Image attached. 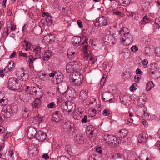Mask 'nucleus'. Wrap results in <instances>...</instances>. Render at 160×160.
I'll return each mask as SVG.
<instances>
[{"instance_id": "nucleus-1", "label": "nucleus", "mask_w": 160, "mask_h": 160, "mask_svg": "<svg viewBox=\"0 0 160 160\" xmlns=\"http://www.w3.org/2000/svg\"><path fill=\"white\" fill-rule=\"evenodd\" d=\"M119 34L121 35L122 42H126V45H129L133 41V38L129 32V30L127 28L123 27L119 31Z\"/></svg>"}, {"instance_id": "nucleus-2", "label": "nucleus", "mask_w": 160, "mask_h": 160, "mask_svg": "<svg viewBox=\"0 0 160 160\" xmlns=\"http://www.w3.org/2000/svg\"><path fill=\"white\" fill-rule=\"evenodd\" d=\"M18 107L15 105H10L2 109V112L7 118H10L13 114L16 113L18 111Z\"/></svg>"}, {"instance_id": "nucleus-3", "label": "nucleus", "mask_w": 160, "mask_h": 160, "mask_svg": "<svg viewBox=\"0 0 160 160\" xmlns=\"http://www.w3.org/2000/svg\"><path fill=\"white\" fill-rule=\"evenodd\" d=\"M103 140L105 143L112 147H115L118 145L120 143L119 140L116 137L111 135H105L103 137Z\"/></svg>"}, {"instance_id": "nucleus-4", "label": "nucleus", "mask_w": 160, "mask_h": 160, "mask_svg": "<svg viewBox=\"0 0 160 160\" xmlns=\"http://www.w3.org/2000/svg\"><path fill=\"white\" fill-rule=\"evenodd\" d=\"M18 80L15 78H11L9 79L8 83V88L12 91L18 90L21 87L18 82Z\"/></svg>"}, {"instance_id": "nucleus-5", "label": "nucleus", "mask_w": 160, "mask_h": 160, "mask_svg": "<svg viewBox=\"0 0 160 160\" xmlns=\"http://www.w3.org/2000/svg\"><path fill=\"white\" fill-rule=\"evenodd\" d=\"M110 19L107 17L104 16L100 18L94 23L95 26L100 27L109 25L110 23Z\"/></svg>"}, {"instance_id": "nucleus-6", "label": "nucleus", "mask_w": 160, "mask_h": 160, "mask_svg": "<svg viewBox=\"0 0 160 160\" xmlns=\"http://www.w3.org/2000/svg\"><path fill=\"white\" fill-rule=\"evenodd\" d=\"M16 75L21 81H25L29 77V75L26 72V71L23 69H18L16 72Z\"/></svg>"}, {"instance_id": "nucleus-7", "label": "nucleus", "mask_w": 160, "mask_h": 160, "mask_svg": "<svg viewBox=\"0 0 160 160\" xmlns=\"http://www.w3.org/2000/svg\"><path fill=\"white\" fill-rule=\"evenodd\" d=\"M147 111V108H145L144 105H141L138 106L136 111L137 116L142 118L146 117Z\"/></svg>"}, {"instance_id": "nucleus-8", "label": "nucleus", "mask_w": 160, "mask_h": 160, "mask_svg": "<svg viewBox=\"0 0 160 160\" xmlns=\"http://www.w3.org/2000/svg\"><path fill=\"white\" fill-rule=\"evenodd\" d=\"M128 133L127 130L125 129H122L119 132V138H121L119 139L120 143H125L126 141L125 140V138Z\"/></svg>"}, {"instance_id": "nucleus-9", "label": "nucleus", "mask_w": 160, "mask_h": 160, "mask_svg": "<svg viewBox=\"0 0 160 160\" xmlns=\"http://www.w3.org/2000/svg\"><path fill=\"white\" fill-rule=\"evenodd\" d=\"M46 137V134L41 131H38L35 136L36 139L41 142H43L45 140Z\"/></svg>"}, {"instance_id": "nucleus-10", "label": "nucleus", "mask_w": 160, "mask_h": 160, "mask_svg": "<svg viewBox=\"0 0 160 160\" xmlns=\"http://www.w3.org/2000/svg\"><path fill=\"white\" fill-rule=\"evenodd\" d=\"M36 132L37 131L35 128L32 126L29 127L27 132L28 138L29 139H32L34 137H35Z\"/></svg>"}, {"instance_id": "nucleus-11", "label": "nucleus", "mask_w": 160, "mask_h": 160, "mask_svg": "<svg viewBox=\"0 0 160 160\" xmlns=\"http://www.w3.org/2000/svg\"><path fill=\"white\" fill-rule=\"evenodd\" d=\"M63 76L62 73L58 71H57V74L55 77V80H53V83L54 84H57L61 82L63 80Z\"/></svg>"}, {"instance_id": "nucleus-12", "label": "nucleus", "mask_w": 160, "mask_h": 160, "mask_svg": "<svg viewBox=\"0 0 160 160\" xmlns=\"http://www.w3.org/2000/svg\"><path fill=\"white\" fill-rule=\"evenodd\" d=\"M34 54L36 58H40L42 57V53L41 52V48L39 46H35L32 47Z\"/></svg>"}, {"instance_id": "nucleus-13", "label": "nucleus", "mask_w": 160, "mask_h": 160, "mask_svg": "<svg viewBox=\"0 0 160 160\" xmlns=\"http://www.w3.org/2000/svg\"><path fill=\"white\" fill-rule=\"evenodd\" d=\"M78 51L75 49H69L67 52V56L68 58L70 59L74 58L77 55Z\"/></svg>"}, {"instance_id": "nucleus-14", "label": "nucleus", "mask_w": 160, "mask_h": 160, "mask_svg": "<svg viewBox=\"0 0 160 160\" xmlns=\"http://www.w3.org/2000/svg\"><path fill=\"white\" fill-rule=\"evenodd\" d=\"M148 137V135L145 132L140 134L138 136V141L139 143L144 144L146 142Z\"/></svg>"}, {"instance_id": "nucleus-15", "label": "nucleus", "mask_w": 160, "mask_h": 160, "mask_svg": "<svg viewBox=\"0 0 160 160\" xmlns=\"http://www.w3.org/2000/svg\"><path fill=\"white\" fill-rule=\"evenodd\" d=\"M81 76H83L78 71L74 72L70 75L69 79L70 82H71L77 78H79Z\"/></svg>"}, {"instance_id": "nucleus-16", "label": "nucleus", "mask_w": 160, "mask_h": 160, "mask_svg": "<svg viewBox=\"0 0 160 160\" xmlns=\"http://www.w3.org/2000/svg\"><path fill=\"white\" fill-rule=\"evenodd\" d=\"M102 96L103 101L105 102L109 101L110 103L111 102V101L113 97L112 93L106 92L103 93Z\"/></svg>"}, {"instance_id": "nucleus-17", "label": "nucleus", "mask_w": 160, "mask_h": 160, "mask_svg": "<svg viewBox=\"0 0 160 160\" xmlns=\"http://www.w3.org/2000/svg\"><path fill=\"white\" fill-rule=\"evenodd\" d=\"M63 127L64 129H68L72 131H74V125L71 121L66 122L63 124Z\"/></svg>"}, {"instance_id": "nucleus-18", "label": "nucleus", "mask_w": 160, "mask_h": 160, "mask_svg": "<svg viewBox=\"0 0 160 160\" xmlns=\"http://www.w3.org/2000/svg\"><path fill=\"white\" fill-rule=\"evenodd\" d=\"M157 64L155 63H152L150 65L149 72L150 73L152 74H155L156 72L157 69L159 68Z\"/></svg>"}, {"instance_id": "nucleus-19", "label": "nucleus", "mask_w": 160, "mask_h": 160, "mask_svg": "<svg viewBox=\"0 0 160 160\" xmlns=\"http://www.w3.org/2000/svg\"><path fill=\"white\" fill-rule=\"evenodd\" d=\"M52 120L56 122H58L61 120V116L60 112L58 111L54 112L52 114Z\"/></svg>"}, {"instance_id": "nucleus-20", "label": "nucleus", "mask_w": 160, "mask_h": 160, "mask_svg": "<svg viewBox=\"0 0 160 160\" xmlns=\"http://www.w3.org/2000/svg\"><path fill=\"white\" fill-rule=\"evenodd\" d=\"M73 62V68L75 71H80L82 68V65L80 62L79 61H74Z\"/></svg>"}, {"instance_id": "nucleus-21", "label": "nucleus", "mask_w": 160, "mask_h": 160, "mask_svg": "<svg viewBox=\"0 0 160 160\" xmlns=\"http://www.w3.org/2000/svg\"><path fill=\"white\" fill-rule=\"evenodd\" d=\"M70 82L74 86L80 85L83 82V76H81L79 78H77Z\"/></svg>"}, {"instance_id": "nucleus-22", "label": "nucleus", "mask_w": 160, "mask_h": 160, "mask_svg": "<svg viewBox=\"0 0 160 160\" xmlns=\"http://www.w3.org/2000/svg\"><path fill=\"white\" fill-rule=\"evenodd\" d=\"M73 65V62H70L67 64L66 66V70L67 72L72 73L74 72Z\"/></svg>"}, {"instance_id": "nucleus-23", "label": "nucleus", "mask_w": 160, "mask_h": 160, "mask_svg": "<svg viewBox=\"0 0 160 160\" xmlns=\"http://www.w3.org/2000/svg\"><path fill=\"white\" fill-rule=\"evenodd\" d=\"M41 104V101L39 98H36L33 103H32V108H38L40 107Z\"/></svg>"}, {"instance_id": "nucleus-24", "label": "nucleus", "mask_w": 160, "mask_h": 160, "mask_svg": "<svg viewBox=\"0 0 160 160\" xmlns=\"http://www.w3.org/2000/svg\"><path fill=\"white\" fill-rule=\"evenodd\" d=\"M33 122L35 124H40L41 122H42V118L41 117L36 115L33 117Z\"/></svg>"}, {"instance_id": "nucleus-25", "label": "nucleus", "mask_w": 160, "mask_h": 160, "mask_svg": "<svg viewBox=\"0 0 160 160\" xmlns=\"http://www.w3.org/2000/svg\"><path fill=\"white\" fill-rule=\"evenodd\" d=\"M88 92L86 90H82L80 93L79 98L82 100H86L87 98Z\"/></svg>"}, {"instance_id": "nucleus-26", "label": "nucleus", "mask_w": 160, "mask_h": 160, "mask_svg": "<svg viewBox=\"0 0 160 160\" xmlns=\"http://www.w3.org/2000/svg\"><path fill=\"white\" fill-rule=\"evenodd\" d=\"M75 142L78 144H82L83 143L82 135L81 134H77L75 138Z\"/></svg>"}, {"instance_id": "nucleus-27", "label": "nucleus", "mask_w": 160, "mask_h": 160, "mask_svg": "<svg viewBox=\"0 0 160 160\" xmlns=\"http://www.w3.org/2000/svg\"><path fill=\"white\" fill-rule=\"evenodd\" d=\"M81 41V38L80 37L76 36L73 38V41L72 42V44L76 46L79 45Z\"/></svg>"}, {"instance_id": "nucleus-28", "label": "nucleus", "mask_w": 160, "mask_h": 160, "mask_svg": "<svg viewBox=\"0 0 160 160\" xmlns=\"http://www.w3.org/2000/svg\"><path fill=\"white\" fill-rule=\"evenodd\" d=\"M142 8L144 11H149L151 8L150 3L148 2H143L142 5Z\"/></svg>"}, {"instance_id": "nucleus-29", "label": "nucleus", "mask_w": 160, "mask_h": 160, "mask_svg": "<svg viewBox=\"0 0 160 160\" xmlns=\"http://www.w3.org/2000/svg\"><path fill=\"white\" fill-rule=\"evenodd\" d=\"M43 92H42V89L40 88L37 87V90L35 93V95L36 98H41L43 96Z\"/></svg>"}, {"instance_id": "nucleus-30", "label": "nucleus", "mask_w": 160, "mask_h": 160, "mask_svg": "<svg viewBox=\"0 0 160 160\" xmlns=\"http://www.w3.org/2000/svg\"><path fill=\"white\" fill-rule=\"evenodd\" d=\"M113 36L111 35L108 34L106 35L103 38V41L105 42H107L108 44H110L112 40Z\"/></svg>"}, {"instance_id": "nucleus-31", "label": "nucleus", "mask_w": 160, "mask_h": 160, "mask_svg": "<svg viewBox=\"0 0 160 160\" xmlns=\"http://www.w3.org/2000/svg\"><path fill=\"white\" fill-rule=\"evenodd\" d=\"M52 52L51 51L48 50L44 52L43 55L44 60H48L50 58V57L52 55Z\"/></svg>"}, {"instance_id": "nucleus-32", "label": "nucleus", "mask_w": 160, "mask_h": 160, "mask_svg": "<svg viewBox=\"0 0 160 160\" xmlns=\"http://www.w3.org/2000/svg\"><path fill=\"white\" fill-rule=\"evenodd\" d=\"M38 59V58H36V57L35 58H34L33 56L32 55H30L29 56L28 58V63L29 64V66L30 68H32L33 67V63L34 61L36 59Z\"/></svg>"}, {"instance_id": "nucleus-33", "label": "nucleus", "mask_w": 160, "mask_h": 160, "mask_svg": "<svg viewBox=\"0 0 160 160\" xmlns=\"http://www.w3.org/2000/svg\"><path fill=\"white\" fill-rule=\"evenodd\" d=\"M8 103V99L6 97H3L2 98L0 99V105L2 106H6Z\"/></svg>"}, {"instance_id": "nucleus-34", "label": "nucleus", "mask_w": 160, "mask_h": 160, "mask_svg": "<svg viewBox=\"0 0 160 160\" xmlns=\"http://www.w3.org/2000/svg\"><path fill=\"white\" fill-rule=\"evenodd\" d=\"M155 24L154 25V28H160V17H158L155 20Z\"/></svg>"}, {"instance_id": "nucleus-35", "label": "nucleus", "mask_w": 160, "mask_h": 160, "mask_svg": "<svg viewBox=\"0 0 160 160\" xmlns=\"http://www.w3.org/2000/svg\"><path fill=\"white\" fill-rule=\"evenodd\" d=\"M154 85L152 81H150L147 84L146 87V90L147 91H150L152 88L154 87Z\"/></svg>"}, {"instance_id": "nucleus-36", "label": "nucleus", "mask_w": 160, "mask_h": 160, "mask_svg": "<svg viewBox=\"0 0 160 160\" xmlns=\"http://www.w3.org/2000/svg\"><path fill=\"white\" fill-rule=\"evenodd\" d=\"M120 3L122 6H127L130 4V0H119Z\"/></svg>"}, {"instance_id": "nucleus-37", "label": "nucleus", "mask_w": 160, "mask_h": 160, "mask_svg": "<svg viewBox=\"0 0 160 160\" xmlns=\"http://www.w3.org/2000/svg\"><path fill=\"white\" fill-rule=\"evenodd\" d=\"M131 100V98L128 95H125L122 97V101L123 103L126 104L128 103V102Z\"/></svg>"}, {"instance_id": "nucleus-38", "label": "nucleus", "mask_w": 160, "mask_h": 160, "mask_svg": "<svg viewBox=\"0 0 160 160\" xmlns=\"http://www.w3.org/2000/svg\"><path fill=\"white\" fill-rule=\"evenodd\" d=\"M10 32H9V30L8 28L5 27L4 28L2 37L3 38L7 37L8 36Z\"/></svg>"}, {"instance_id": "nucleus-39", "label": "nucleus", "mask_w": 160, "mask_h": 160, "mask_svg": "<svg viewBox=\"0 0 160 160\" xmlns=\"http://www.w3.org/2000/svg\"><path fill=\"white\" fill-rule=\"evenodd\" d=\"M68 103L64 102L62 104L61 109L63 111L68 112Z\"/></svg>"}, {"instance_id": "nucleus-40", "label": "nucleus", "mask_w": 160, "mask_h": 160, "mask_svg": "<svg viewBox=\"0 0 160 160\" xmlns=\"http://www.w3.org/2000/svg\"><path fill=\"white\" fill-rule=\"evenodd\" d=\"M31 94H32L31 93H29L25 94V96H24L25 102H27L31 99L32 97V95Z\"/></svg>"}, {"instance_id": "nucleus-41", "label": "nucleus", "mask_w": 160, "mask_h": 160, "mask_svg": "<svg viewBox=\"0 0 160 160\" xmlns=\"http://www.w3.org/2000/svg\"><path fill=\"white\" fill-rule=\"evenodd\" d=\"M89 60L91 62L92 65L94 64L97 61L96 57L93 55H92L90 57Z\"/></svg>"}, {"instance_id": "nucleus-42", "label": "nucleus", "mask_w": 160, "mask_h": 160, "mask_svg": "<svg viewBox=\"0 0 160 160\" xmlns=\"http://www.w3.org/2000/svg\"><path fill=\"white\" fill-rule=\"evenodd\" d=\"M88 112L91 117H94L96 113V111L94 109L91 108L88 111Z\"/></svg>"}, {"instance_id": "nucleus-43", "label": "nucleus", "mask_w": 160, "mask_h": 160, "mask_svg": "<svg viewBox=\"0 0 160 160\" xmlns=\"http://www.w3.org/2000/svg\"><path fill=\"white\" fill-rule=\"evenodd\" d=\"M22 114L24 117H26L28 116L29 110L28 108H25L24 110H22Z\"/></svg>"}, {"instance_id": "nucleus-44", "label": "nucleus", "mask_w": 160, "mask_h": 160, "mask_svg": "<svg viewBox=\"0 0 160 160\" xmlns=\"http://www.w3.org/2000/svg\"><path fill=\"white\" fill-rule=\"evenodd\" d=\"M73 115L74 119L75 120H78L81 117L79 113L76 112H74Z\"/></svg>"}, {"instance_id": "nucleus-45", "label": "nucleus", "mask_w": 160, "mask_h": 160, "mask_svg": "<svg viewBox=\"0 0 160 160\" xmlns=\"http://www.w3.org/2000/svg\"><path fill=\"white\" fill-rule=\"evenodd\" d=\"M130 54V52L128 50H126L123 52V56L125 58H128L129 57Z\"/></svg>"}, {"instance_id": "nucleus-46", "label": "nucleus", "mask_w": 160, "mask_h": 160, "mask_svg": "<svg viewBox=\"0 0 160 160\" xmlns=\"http://www.w3.org/2000/svg\"><path fill=\"white\" fill-rule=\"evenodd\" d=\"M37 87L34 86L31 87V89L29 90L30 92L31 93V91H32V93L31 94V95H34L35 93L37 90Z\"/></svg>"}, {"instance_id": "nucleus-47", "label": "nucleus", "mask_w": 160, "mask_h": 160, "mask_svg": "<svg viewBox=\"0 0 160 160\" xmlns=\"http://www.w3.org/2000/svg\"><path fill=\"white\" fill-rule=\"evenodd\" d=\"M14 64V62L13 61H11L9 62L7 66L6 67V68H8V69L10 70V69H11L13 68V67Z\"/></svg>"}, {"instance_id": "nucleus-48", "label": "nucleus", "mask_w": 160, "mask_h": 160, "mask_svg": "<svg viewBox=\"0 0 160 160\" xmlns=\"http://www.w3.org/2000/svg\"><path fill=\"white\" fill-rule=\"evenodd\" d=\"M133 121V119L132 118L128 119L125 120V122L129 126H131Z\"/></svg>"}, {"instance_id": "nucleus-49", "label": "nucleus", "mask_w": 160, "mask_h": 160, "mask_svg": "<svg viewBox=\"0 0 160 160\" xmlns=\"http://www.w3.org/2000/svg\"><path fill=\"white\" fill-rule=\"evenodd\" d=\"M73 106L71 102H70L69 104H68V112H71L73 110Z\"/></svg>"}, {"instance_id": "nucleus-50", "label": "nucleus", "mask_w": 160, "mask_h": 160, "mask_svg": "<svg viewBox=\"0 0 160 160\" xmlns=\"http://www.w3.org/2000/svg\"><path fill=\"white\" fill-rule=\"evenodd\" d=\"M141 78V75H135L134 77V81L136 83H138L139 82V80Z\"/></svg>"}, {"instance_id": "nucleus-51", "label": "nucleus", "mask_w": 160, "mask_h": 160, "mask_svg": "<svg viewBox=\"0 0 160 160\" xmlns=\"http://www.w3.org/2000/svg\"><path fill=\"white\" fill-rule=\"evenodd\" d=\"M24 42L25 44V46L26 47V48L25 49L26 50H27L29 49L30 48L31 46V44L28 41L26 40L24 41Z\"/></svg>"}, {"instance_id": "nucleus-52", "label": "nucleus", "mask_w": 160, "mask_h": 160, "mask_svg": "<svg viewBox=\"0 0 160 160\" xmlns=\"http://www.w3.org/2000/svg\"><path fill=\"white\" fill-rule=\"evenodd\" d=\"M57 74V71H53L51 73H50L48 76L50 77H56Z\"/></svg>"}, {"instance_id": "nucleus-53", "label": "nucleus", "mask_w": 160, "mask_h": 160, "mask_svg": "<svg viewBox=\"0 0 160 160\" xmlns=\"http://www.w3.org/2000/svg\"><path fill=\"white\" fill-rule=\"evenodd\" d=\"M106 77V75L104 74L100 82V84L101 86H102L104 84V83L105 82Z\"/></svg>"}, {"instance_id": "nucleus-54", "label": "nucleus", "mask_w": 160, "mask_h": 160, "mask_svg": "<svg viewBox=\"0 0 160 160\" xmlns=\"http://www.w3.org/2000/svg\"><path fill=\"white\" fill-rule=\"evenodd\" d=\"M43 40H44L46 42L51 43V41H50L49 36L48 35L45 36L43 37Z\"/></svg>"}, {"instance_id": "nucleus-55", "label": "nucleus", "mask_w": 160, "mask_h": 160, "mask_svg": "<svg viewBox=\"0 0 160 160\" xmlns=\"http://www.w3.org/2000/svg\"><path fill=\"white\" fill-rule=\"evenodd\" d=\"M120 153H116L113 154L112 156V160H117Z\"/></svg>"}, {"instance_id": "nucleus-56", "label": "nucleus", "mask_w": 160, "mask_h": 160, "mask_svg": "<svg viewBox=\"0 0 160 160\" xmlns=\"http://www.w3.org/2000/svg\"><path fill=\"white\" fill-rule=\"evenodd\" d=\"M144 53L147 56L149 55L150 53V49L149 48L146 47L144 50Z\"/></svg>"}, {"instance_id": "nucleus-57", "label": "nucleus", "mask_w": 160, "mask_h": 160, "mask_svg": "<svg viewBox=\"0 0 160 160\" xmlns=\"http://www.w3.org/2000/svg\"><path fill=\"white\" fill-rule=\"evenodd\" d=\"M143 21L146 23H148L151 21L150 19L148 18L147 16H146L143 17Z\"/></svg>"}, {"instance_id": "nucleus-58", "label": "nucleus", "mask_w": 160, "mask_h": 160, "mask_svg": "<svg viewBox=\"0 0 160 160\" xmlns=\"http://www.w3.org/2000/svg\"><path fill=\"white\" fill-rule=\"evenodd\" d=\"M142 64L143 67L144 68H146L147 67L148 64V61L147 60L144 59L142 61Z\"/></svg>"}, {"instance_id": "nucleus-59", "label": "nucleus", "mask_w": 160, "mask_h": 160, "mask_svg": "<svg viewBox=\"0 0 160 160\" xmlns=\"http://www.w3.org/2000/svg\"><path fill=\"white\" fill-rule=\"evenodd\" d=\"M92 129H93V127L91 125L88 126L87 127V130L86 131V133L89 134L90 132Z\"/></svg>"}, {"instance_id": "nucleus-60", "label": "nucleus", "mask_w": 160, "mask_h": 160, "mask_svg": "<svg viewBox=\"0 0 160 160\" xmlns=\"http://www.w3.org/2000/svg\"><path fill=\"white\" fill-rule=\"evenodd\" d=\"M131 51L133 52H136L138 50V47L136 45L132 46L131 48Z\"/></svg>"}, {"instance_id": "nucleus-61", "label": "nucleus", "mask_w": 160, "mask_h": 160, "mask_svg": "<svg viewBox=\"0 0 160 160\" xmlns=\"http://www.w3.org/2000/svg\"><path fill=\"white\" fill-rule=\"evenodd\" d=\"M97 132V131L96 129L93 127V129H92L90 132L89 134L91 135H95Z\"/></svg>"}, {"instance_id": "nucleus-62", "label": "nucleus", "mask_w": 160, "mask_h": 160, "mask_svg": "<svg viewBox=\"0 0 160 160\" xmlns=\"http://www.w3.org/2000/svg\"><path fill=\"white\" fill-rule=\"evenodd\" d=\"M112 13L114 15L119 16H121L122 15V13H121L120 12L118 11L117 10H114L112 12Z\"/></svg>"}, {"instance_id": "nucleus-63", "label": "nucleus", "mask_w": 160, "mask_h": 160, "mask_svg": "<svg viewBox=\"0 0 160 160\" xmlns=\"http://www.w3.org/2000/svg\"><path fill=\"white\" fill-rule=\"evenodd\" d=\"M58 160H69V158L65 156H60Z\"/></svg>"}, {"instance_id": "nucleus-64", "label": "nucleus", "mask_w": 160, "mask_h": 160, "mask_svg": "<svg viewBox=\"0 0 160 160\" xmlns=\"http://www.w3.org/2000/svg\"><path fill=\"white\" fill-rule=\"evenodd\" d=\"M156 55L157 57H160V47L157 48L156 50Z\"/></svg>"}]
</instances>
